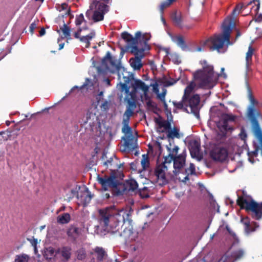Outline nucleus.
Listing matches in <instances>:
<instances>
[{"label": "nucleus", "mask_w": 262, "mask_h": 262, "mask_svg": "<svg viewBox=\"0 0 262 262\" xmlns=\"http://www.w3.org/2000/svg\"><path fill=\"white\" fill-rule=\"evenodd\" d=\"M100 222L103 224L104 227L108 231L111 229H116L121 226L122 228V224L125 220H127L129 214L126 210L124 209H118L115 206L100 209Z\"/></svg>", "instance_id": "obj_1"}, {"label": "nucleus", "mask_w": 262, "mask_h": 262, "mask_svg": "<svg viewBox=\"0 0 262 262\" xmlns=\"http://www.w3.org/2000/svg\"><path fill=\"white\" fill-rule=\"evenodd\" d=\"M234 26L235 23L232 18H227L222 25L223 33L210 37L205 41L204 45L208 47L210 51L216 50L218 52H220L225 42L227 45L230 43V34Z\"/></svg>", "instance_id": "obj_2"}, {"label": "nucleus", "mask_w": 262, "mask_h": 262, "mask_svg": "<svg viewBox=\"0 0 262 262\" xmlns=\"http://www.w3.org/2000/svg\"><path fill=\"white\" fill-rule=\"evenodd\" d=\"M97 181L103 190L107 191L112 189L117 195L123 194L126 189L125 185L118 180L115 170H112L110 176L104 175L101 177L98 175Z\"/></svg>", "instance_id": "obj_3"}, {"label": "nucleus", "mask_w": 262, "mask_h": 262, "mask_svg": "<svg viewBox=\"0 0 262 262\" xmlns=\"http://www.w3.org/2000/svg\"><path fill=\"white\" fill-rule=\"evenodd\" d=\"M200 63L203 69L197 70L193 73V78L198 82L200 88L210 89L212 87L213 67L208 64L205 60L200 61Z\"/></svg>", "instance_id": "obj_4"}, {"label": "nucleus", "mask_w": 262, "mask_h": 262, "mask_svg": "<svg viewBox=\"0 0 262 262\" xmlns=\"http://www.w3.org/2000/svg\"><path fill=\"white\" fill-rule=\"evenodd\" d=\"M248 97L250 102V105L248 107L247 112V117L250 121L253 133L256 136L262 135V132L258 122V119L262 118L261 113L256 109L255 105L258 104V101L255 99L252 92L250 88H248Z\"/></svg>", "instance_id": "obj_5"}, {"label": "nucleus", "mask_w": 262, "mask_h": 262, "mask_svg": "<svg viewBox=\"0 0 262 262\" xmlns=\"http://www.w3.org/2000/svg\"><path fill=\"white\" fill-rule=\"evenodd\" d=\"M237 204L241 209H245L252 219L259 221L262 219V202L257 203L253 199L248 200L244 196H238Z\"/></svg>", "instance_id": "obj_6"}, {"label": "nucleus", "mask_w": 262, "mask_h": 262, "mask_svg": "<svg viewBox=\"0 0 262 262\" xmlns=\"http://www.w3.org/2000/svg\"><path fill=\"white\" fill-rule=\"evenodd\" d=\"M109 11V6L98 0H93L90 9L85 13L86 17L92 19L94 22L103 20L104 14Z\"/></svg>", "instance_id": "obj_7"}, {"label": "nucleus", "mask_w": 262, "mask_h": 262, "mask_svg": "<svg viewBox=\"0 0 262 262\" xmlns=\"http://www.w3.org/2000/svg\"><path fill=\"white\" fill-rule=\"evenodd\" d=\"M252 5L251 8V13L255 15V20L257 22L262 21V14H258L260 8L259 0H252L248 3H240L236 5L232 11L233 15H236L239 13L242 9H246L248 6Z\"/></svg>", "instance_id": "obj_8"}, {"label": "nucleus", "mask_w": 262, "mask_h": 262, "mask_svg": "<svg viewBox=\"0 0 262 262\" xmlns=\"http://www.w3.org/2000/svg\"><path fill=\"white\" fill-rule=\"evenodd\" d=\"M155 122L159 125L157 132L163 133L165 131H167V137L169 139H173L175 138L178 139L181 138L179 128L178 127L174 126L171 129V123L169 121H161L158 119H156Z\"/></svg>", "instance_id": "obj_9"}, {"label": "nucleus", "mask_w": 262, "mask_h": 262, "mask_svg": "<svg viewBox=\"0 0 262 262\" xmlns=\"http://www.w3.org/2000/svg\"><path fill=\"white\" fill-rule=\"evenodd\" d=\"M145 48L143 47L141 48H137V47H133L132 50H130L131 53L133 54L135 57L131 58L129 59V63L130 66L135 70H139L142 67L143 64L141 62V59L144 56Z\"/></svg>", "instance_id": "obj_10"}, {"label": "nucleus", "mask_w": 262, "mask_h": 262, "mask_svg": "<svg viewBox=\"0 0 262 262\" xmlns=\"http://www.w3.org/2000/svg\"><path fill=\"white\" fill-rule=\"evenodd\" d=\"M235 120V116L232 114H223L220 118L217 126L223 135H225L228 131L233 130L232 126L229 125L230 122H233Z\"/></svg>", "instance_id": "obj_11"}, {"label": "nucleus", "mask_w": 262, "mask_h": 262, "mask_svg": "<svg viewBox=\"0 0 262 262\" xmlns=\"http://www.w3.org/2000/svg\"><path fill=\"white\" fill-rule=\"evenodd\" d=\"M167 170V166L164 164H160L156 167L153 176L155 177V180L159 185H164L168 183L166 175Z\"/></svg>", "instance_id": "obj_12"}, {"label": "nucleus", "mask_w": 262, "mask_h": 262, "mask_svg": "<svg viewBox=\"0 0 262 262\" xmlns=\"http://www.w3.org/2000/svg\"><path fill=\"white\" fill-rule=\"evenodd\" d=\"M101 160L102 165L106 168H110L111 172H112V170L116 171V170L120 168V165L118 163V159L115 155L108 157L107 153L103 151Z\"/></svg>", "instance_id": "obj_13"}, {"label": "nucleus", "mask_w": 262, "mask_h": 262, "mask_svg": "<svg viewBox=\"0 0 262 262\" xmlns=\"http://www.w3.org/2000/svg\"><path fill=\"white\" fill-rule=\"evenodd\" d=\"M210 156L214 161L224 162L227 158L228 153L227 150L223 147H214L210 151Z\"/></svg>", "instance_id": "obj_14"}, {"label": "nucleus", "mask_w": 262, "mask_h": 262, "mask_svg": "<svg viewBox=\"0 0 262 262\" xmlns=\"http://www.w3.org/2000/svg\"><path fill=\"white\" fill-rule=\"evenodd\" d=\"M186 157V151L184 150L181 154L175 156L173 161V172L175 176L182 172L183 167L185 165Z\"/></svg>", "instance_id": "obj_15"}, {"label": "nucleus", "mask_w": 262, "mask_h": 262, "mask_svg": "<svg viewBox=\"0 0 262 262\" xmlns=\"http://www.w3.org/2000/svg\"><path fill=\"white\" fill-rule=\"evenodd\" d=\"M141 36V33L140 31L135 33V37H133L130 34L126 31L123 32L121 34L122 38L127 43L130 50H132L133 47L135 46L137 48H141L138 45V40H140Z\"/></svg>", "instance_id": "obj_16"}, {"label": "nucleus", "mask_w": 262, "mask_h": 262, "mask_svg": "<svg viewBox=\"0 0 262 262\" xmlns=\"http://www.w3.org/2000/svg\"><path fill=\"white\" fill-rule=\"evenodd\" d=\"M120 228L119 227L115 229H111V230L108 231L122 237L125 243H129L134 240V238L132 237L133 234V232L130 229L125 227L122 231H120Z\"/></svg>", "instance_id": "obj_17"}, {"label": "nucleus", "mask_w": 262, "mask_h": 262, "mask_svg": "<svg viewBox=\"0 0 262 262\" xmlns=\"http://www.w3.org/2000/svg\"><path fill=\"white\" fill-rule=\"evenodd\" d=\"M189 150L191 156L192 158H196L200 160L202 158V155L200 152V142L196 140H194L189 142Z\"/></svg>", "instance_id": "obj_18"}, {"label": "nucleus", "mask_w": 262, "mask_h": 262, "mask_svg": "<svg viewBox=\"0 0 262 262\" xmlns=\"http://www.w3.org/2000/svg\"><path fill=\"white\" fill-rule=\"evenodd\" d=\"M189 103V106L191 108V111L197 117H199V112L198 110V105L200 102V96L195 94L191 97H189L187 100Z\"/></svg>", "instance_id": "obj_19"}, {"label": "nucleus", "mask_w": 262, "mask_h": 262, "mask_svg": "<svg viewBox=\"0 0 262 262\" xmlns=\"http://www.w3.org/2000/svg\"><path fill=\"white\" fill-rule=\"evenodd\" d=\"M133 87L135 90L137 89H141L144 93L143 98L146 102L151 100V97L148 95L149 86L140 79H136L133 84Z\"/></svg>", "instance_id": "obj_20"}, {"label": "nucleus", "mask_w": 262, "mask_h": 262, "mask_svg": "<svg viewBox=\"0 0 262 262\" xmlns=\"http://www.w3.org/2000/svg\"><path fill=\"white\" fill-rule=\"evenodd\" d=\"M101 62L102 64L107 69L108 68V62L110 63V65L116 70H119L121 68V66L117 63L116 61L114 60L109 51L106 53L105 56L103 58Z\"/></svg>", "instance_id": "obj_21"}, {"label": "nucleus", "mask_w": 262, "mask_h": 262, "mask_svg": "<svg viewBox=\"0 0 262 262\" xmlns=\"http://www.w3.org/2000/svg\"><path fill=\"white\" fill-rule=\"evenodd\" d=\"M171 19L174 25L180 28H183V17L181 12H173L171 14Z\"/></svg>", "instance_id": "obj_22"}, {"label": "nucleus", "mask_w": 262, "mask_h": 262, "mask_svg": "<svg viewBox=\"0 0 262 262\" xmlns=\"http://www.w3.org/2000/svg\"><path fill=\"white\" fill-rule=\"evenodd\" d=\"M122 139L124 141V146L125 149L133 151L135 149L136 146L134 143L135 139L133 135L123 137Z\"/></svg>", "instance_id": "obj_23"}, {"label": "nucleus", "mask_w": 262, "mask_h": 262, "mask_svg": "<svg viewBox=\"0 0 262 262\" xmlns=\"http://www.w3.org/2000/svg\"><path fill=\"white\" fill-rule=\"evenodd\" d=\"M86 120L84 123H89L90 126L94 127L98 122V117L95 113L90 111L87 112L85 116Z\"/></svg>", "instance_id": "obj_24"}, {"label": "nucleus", "mask_w": 262, "mask_h": 262, "mask_svg": "<svg viewBox=\"0 0 262 262\" xmlns=\"http://www.w3.org/2000/svg\"><path fill=\"white\" fill-rule=\"evenodd\" d=\"M182 172L184 173L185 177L181 181L186 183V181L189 180V175H193L195 174V165L193 163H190L189 167L185 169L184 172L182 171Z\"/></svg>", "instance_id": "obj_25"}, {"label": "nucleus", "mask_w": 262, "mask_h": 262, "mask_svg": "<svg viewBox=\"0 0 262 262\" xmlns=\"http://www.w3.org/2000/svg\"><path fill=\"white\" fill-rule=\"evenodd\" d=\"M93 250L96 255L97 260L99 262L102 261L107 256L106 251L102 247H96Z\"/></svg>", "instance_id": "obj_26"}, {"label": "nucleus", "mask_w": 262, "mask_h": 262, "mask_svg": "<svg viewBox=\"0 0 262 262\" xmlns=\"http://www.w3.org/2000/svg\"><path fill=\"white\" fill-rule=\"evenodd\" d=\"M96 33L94 30H92L88 35L81 36L80 41L85 43V47L89 48L90 47V40L95 37Z\"/></svg>", "instance_id": "obj_27"}, {"label": "nucleus", "mask_w": 262, "mask_h": 262, "mask_svg": "<svg viewBox=\"0 0 262 262\" xmlns=\"http://www.w3.org/2000/svg\"><path fill=\"white\" fill-rule=\"evenodd\" d=\"M195 83L193 81H191L189 83V84L186 86L184 90V93L183 96V101H187L189 97L190 94L192 92L195 86Z\"/></svg>", "instance_id": "obj_28"}, {"label": "nucleus", "mask_w": 262, "mask_h": 262, "mask_svg": "<svg viewBox=\"0 0 262 262\" xmlns=\"http://www.w3.org/2000/svg\"><path fill=\"white\" fill-rule=\"evenodd\" d=\"M72 249L69 246L62 247L60 249V254L66 261H68L71 256Z\"/></svg>", "instance_id": "obj_29"}, {"label": "nucleus", "mask_w": 262, "mask_h": 262, "mask_svg": "<svg viewBox=\"0 0 262 262\" xmlns=\"http://www.w3.org/2000/svg\"><path fill=\"white\" fill-rule=\"evenodd\" d=\"M80 234L79 229L75 226H71L67 231V235L76 239Z\"/></svg>", "instance_id": "obj_30"}, {"label": "nucleus", "mask_w": 262, "mask_h": 262, "mask_svg": "<svg viewBox=\"0 0 262 262\" xmlns=\"http://www.w3.org/2000/svg\"><path fill=\"white\" fill-rule=\"evenodd\" d=\"M254 49L251 46H250L248 48V52L246 53V67L247 72L249 71L250 68V66L251 64L252 61V57L253 54Z\"/></svg>", "instance_id": "obj_31"}, {"label": "nucleus", "mask_w": 262, "mask_h": 262, "mask_svg": "<svg viewBox=\"0 0 262 262\" xmlns=\"http://www.w3.org/2000/svg\"><path fill=\"white\" fill-rule=\"evenodd\" d=\"M71 216L68 213H63L60 214L57 217V222L60 224H66L70 222Z\"/></svg>", "instance_id": "obj_32"}, {"label": "nucleus", "mask_w": 262, "mask_h": 262, "mask_svg": "<svg viewBox=\"0 0 262 262\" xmlns=\"http://www.w3.org/2000/svg\"><path fill=\"white\" fill-rule=\"evenodd\" d=\"M150 39V36L148 34L141 35L140 40H138V45L140 47H143L145 48H148V41Z\"/></svg>", "instance_id": "obj_33"}, {"label": "nucleus", "mask_w": 262, "mask_h": 262, "mask_svg": "<svg viewBox=\"0 0 262 262\" xmlns=\"http://www.w3.org/2000/svg\"><path fill=\"white\" fill-rule=\"evenodd\" d=\"M257 227H258L257 224L255 222H252L251 224L250 223L249 224L248 227L246 226L244 227V230L247 234H249L252 232L254 231L256 228Z\"/></svg>", "instance_id": "obj_34"}, {"label": "nucleus", "mask_w": 262, "mask_h": 262, "mask_svg": "<svg viewBox=\"0 0 262 262\" xmlns=\"http://www.w3.org/2000/svg\"><path fill=\"white\" fill-rule=\"evenodd\" d=\"M65 37L68 39H71L70 28L67 26V24L63 23V26L60 28Z\"/></svg>", "instance_id": "obj_35"}, {"label": "nucleus", "mask_w": 262, "mask_h": 262, "mask_svg": "<svg viewBox=\"0 0 262 262\" xmlns=\"http://www.w3.org/2000/svg\"><path fill=\"white\" fill-rule=\"evenodd\" d=\"M244 255V251L242 249H238L234 251L232 255L234 260H237L241 259Z\"/></svg>", "instance_id": "obj_36"}, {"label": "nucleus", "mask_w": 262, "mask_h": 262, "mask_svg": "<svg viewBox=\"0 0 262 262\" xmlns=\"http://www.w3.org/2000/svg\"><path fill=\"white\" fill-rule=\"evenodd\" d=\"M86 192L87 194L85 195L81 196L84 206H86L89 204L92 198V195L90 192L88 191V189H86Z\"/></svg>", "instance_id": "obj_37"}, {"label": "nucleus", "mask_w": 262, "mask_h": 262, "mask_svg": "<svg viewBox=\"0 0 262 262\" xmlns=\"http://www.w3.org/2000/svg\"><path fill=\"white\" fill-rule=\"evenodd\" d=\"M141 165L143 170H145L149 166V161L147 155H143L141 161Z\"/></svg>", "instance_id": "obj_38"}, {"label": "nucleus", "mask_w": 262, "mask_h": 262, "mask_svg": "<svg viewBox=\"0 0 262 262\" xmlns=\"http://www.w3.org/2000/svg\"><path fill=\"white\" fill-rule=\"evenodd\" d=\"M76 253L77 258L80 260L84 259L86 256L85 250L83 248H81L78 250L76 252Z\"/></svg>", "instance_id": "obj_39"}, {"label": "nucleus", "mask_w": 262, "mask_h": 262, "mask_svg": "<svg viewBox=\"0 0 262 262\" xmlns=\"http://www.w3.org/2000/svg\"><path fill=\"white\" fill-rule=\"evenodd\" d=\"M176 41L178 46H179L181 48L184 49L186 48V45L185 43V41L183 36H178L176 37Z\"/></svg>", "instance_id": "obj_40"}, {"label": "nucleus", "mask_w": 262, "mask_h": 262, "mask_svg": "<svg viewBox=\"0 0 262 262\" xmlns=\"http://www.w3.org/2000/svg\"><path fill=\"white\" fill-rule=\"evenodd\" d=\"M172 4L168 1L163 2L159 6V10L161 15L163 14L164 11L165 9L170 7Z\"/></svg>", "instance_id": "obj_41"}, {"label": "nucleus", "mask_w": 262, "mask_h": 262, "mask_svg": "<svg viewBox=\"0 0 262 262\" xmlns=\"http://www.w3.org/2000/svg\"><path fill=\"white\" fill-rule=\"evenodd\" d=\"M28 258L29 257L26 254L17 255L15 259V262H28Z\"/></svg>", "instance_id": "obj_42"}, {"label": "nucleus", "mask_w": 262, "mask_h": 262, "mask_svg": "<svg viewBox=\"0 0 262 262\" xmlns=\"http://www.w3.org/2000/svg\"><path fill=\"white\" fill-rule=\"evenodd\" d=\"M175 156L172 154H169L167 156H166L164 158V162L161 164H164L166 165V164H170L172 161L173 162Z\"/></svg>", "instance_id": "obj_43"}, {"label": "nucleus", "mask_w": 262, "mask_h": 262, "mask_svg": "<svg viewBox=\"0 0 262 262\" xmlns=\"http://www.w3.org/2000/svg\"><path fill=\"white\" fill-rule=\"evenodd\" d=\"M83 21L86 22L83 14H80L76 16L75 24L76 26H79L81 25Z\"/></svg>", "instance_id": "obj_44"}, {"label": "nucleus", "mask_w": 262, "mask_h": 262, "mask_svg": "<svg viewBox=\"0 0 262 262\" xmlns=\"http://www.w3.org/2000/svg\"><path fill=\"white\" fill-rule=\"evenodd\" d=\"M138 186L137 182L135 180H132L129 183L128 190L134 191L137 189Z\"/></svg>", "instance_id": "obj_45"}, {"label": "nucleus", "mask_w": 262, "mask_h": 262, "mask_svg": "<svg viewBox=\"0 0 262 262\" xmlns=\"http://www.w3.org/2000/svg\"><path fill=\"white\" fill-rule=\"evenodd\" d=\"M122 132L126 135H132V128L127 124H123V126L122 128Z\"/></svg>", "instance_id": "obj_46"}, {"label": "nucleus", "mask_w": 262, "mask_h": 262, "mask_svg": "<svg viewBox=\"0 0 262 262\" xmlns=\"http://www.w3.org/2000/svg\"><path fill=\"white\" fill-rule=\"evenodd\" d=\"M133 114V110H130V108L127 109V110L125 112V114L127 115V118L124 119L123 120V124H127L128 125L129 123V117L132 115Z\"/></svg>", "instance_id": "obj_47"}, {"label": "nucleus", "mask_w": 262, "mask_h": 262, "mask_svg": "<svg viewBox=\"0 0 262 262\" xmlns=\"http://www.w3.org/2000/svg\"><path fill=\"white\" fill-rule=\"evenodd\" d=\"M178 80H175L173 78L170 79V80H165L163 83L165 86H169L171 85H172L174 84L177 82Z\"/></svg>", "instance_id": "obj_48"}, {"label": "nucleus", "mask_w": 262, "mask_h": 262, "mask_svg": "<svg viewBox=\"0 0 262 262\" xmlns=\"http://www.w3.org/2000/svg\"><path fill=\"white\" fill-rule=\"evenodd\" d=\"M167 149L169 151V154H172L174 156H177V154L179 150V148L178 146L175 145L174 147L171 149L170 147H167Z\"/></svg>", "instance_id": "obj_49"}, {"label": "nucleus", "mask_w": 262, "mask_h": 262, "mask_svg": "<svg viewBox=\"0 0 262 262\" xmlns=\"http://www.w3.org/2000/svg\"><path fill=\"white\" fill-rule=\"evenodd\" d=\"M166 94V90L164 89L163 92L160 94L158 93L157 95V98L160 100L161 101H164L165 100V95Z\"/></svg>", "instance_id": "obj_50"}, {"label": "nucleus", "mask_w": 262, "mask_h": 262, "mask_svg": "<svg viewBox=\"0 0 262 262\" xmlns=\"http://www.w3.org/2000/svg\"><path fill=\"white\" fill-rule=\"evenodd\" d=\"M241 223L244 225V227H248L249 224L250 223V220L249 217L246 216L245 217H242L241 220Z\"/></svg>", "instance_id": "obj_51"}, {"label": "nucleus", "mask_w": 262, "mask_h": 262, "mask_svg": "<svg viewBox=\"0 0 262 262\" xmlns=\"http://www.w3.org/2000/svg\"><path fill=\"white\" fill-rule=\"evenodd\" d=\"M147 190V188H144L143 190H140L139 194L142 198H147L149 196L146 191Z\"/></svg>", "instance_id": "obj_52"}, {"label": "nucleus", "mask_w": 262, "mask_h": 262, "mask_svg": "<svg viewBox=\"0 0 262 262\" xmlns=\"http://www.w3.org/2000/svg\"><path fill=\"white\" fill-rule=\"evenodd\" d=\"M187 101H183V99L181 101L179 102H173V104L178 109H182L184 107V104Z\"/></svg>", "instance_id": "obj_53"}, {"label": "nucleus", "mask_w": 262, "mask_h": 262, "mask_svg": "<svg viewBox=\"0 0 262 262\" xmlns=\"http://www.w3.org/2000/svg\"><path fill=\"white\" fill-rule=\"evenodd\" d=\"M149 86L152 87V90L154 93H155L156 94H157L158 93H159V89L158 88V84L157 82H156L154 83H151L150 84Z\"/></svg>", "instance_id": "obj_54"}, {"label": "nucleus", "mask_w": 262, "mask_h": 262, "mask_svg": "<svg viewBox=\"0 0 262 262\" xmlns=\"http://www.w3.org/2000/svg\"><path fill=\"white\" fill-rule=\"evenodd\" d=\"M61 8L63 10L68 9V13L67 14L68 15L70 14L71 10L70 8H68V5L67 3H64L62 4L61 5Z\"/></svg>", "instance_id": "obj_55"}, {"label": "nucleus", "mask_w": 262, "mask_h": 262, "mask_svg": "<svg viewBox=\"0 0 262 262\" xmlns=\"http://www.w3.org/2000/svg\"><path fill=\"white\" fill-rule=\"evenodd\" d=\"M36 26L37 25L35 24V23H32L29 26V31L32 34H33L34 31L35 29L36 28Z\"/></svg>", "instance_id": "obj_56"}, {"label": "nucleus", "mask_w": 262, "mask_h": 262, "mask_svg": "<svg viewBox=\"0 0 262 262\" xmlns=\"http://www.w3.org/2000/svg\"><path fill=\"white\" fill-rule=\"evenodd\" d=\"M121 87L122 91H125V93H127L129 92V87L126 83H121Z\"/></svg>", "instance_id": "obj_57"}, {"label": "nucleus", "mask_w": 262, "mask_h": 262, "mask_svg": "<svg viewBox=\"0 0 262 262\" xmlns=\"http://www.w3.org/2000/svg\"><path fill=\"white\" fill-rule=\"evenodd\" d=\"M54 252H55V250L52 247H49L47 250V252L48 253V254H49L50 256H53L54 255Z\"/></svg>", "instance_id": "obj_58"}, {"label": "nucleus", "mask_w": 262, "mask_h": 262, "mask_svg": "<svg viewBox=\"0 0 262 262\" xmlns=\"http://www.w3.org/2000/svg\"><path fill=\"white\" fill-rule=\"evenodd\" d=\"M146 104V106L148 108H154L156 107V106L154 105V103H153V102L151 100L147 101Z\"/></svg>", "instance_id": "obj_59"}, {"label": "nucleus", "mask_w": 262, "mask_h": 262, "mask_svg": "<svg viewBox=\"0 0 262 262\" xmlns=\"http://www.w3.org/2000/svg\"><path fill=\"white\" fill-rule=\"evenodd\" d=\"M101 107L104 108V110L108 109V103L107 101L105 100L104 102H103L101 105Z\"/></svg>", "instance_id": "obj_60"}, {"label": "nucleus", "mask_w": 262, "mask_h": 262, "mask_svg": "<svg viewBox=\"0 0 262 262\" xmlns=\"http://www.w3.org/2000/svg\"><path fill=\"white\" fill-rule=\"evenodd\" d=\"M46 33V30L44 28H42L39 31V36H42Z\"/></svg>", "instance_id": "obj_61"}, {"label": "nucleus", "mask_w": 262, "mask_h": 262, "mask_svg": "<svg viewBox=\"0 0 262 262\" xmlns=\"http://www.w3.org/2000/svg\"><path fill=\"white\" fill-rule=\"evenodd\" d=\"M258 147H257L254 151L252 152L253 155L255 157H256L258 155Z\"/></svg>", "instance_id": "obj_62"}, {"label": "nucleus", "mask_w": 262, "mask_h": 262, "mask_svg": "<svg viewBox=\"0 0 262 262\" xmlns=\"http://www.w3.org/2000/svg\"><path fill=\"white\" fill-rule=\"evenodd\" d=\"M74 37L80 40V38L81 37L80 36V33L77 32H76L74 34Z\"/></svg>", "instance_id": "obj_63"}, {"label": "nucleus", "mask_w": 262, "mask_h": 262, "mask_svg": "<svg viewBox=\"0 0 262 262\" xmlns=\"http://www.w3.org/2000/svg\"><path fill=\"white\" fill-rule=\"evenodd\" d=\"M104 82L108 86H110L111 85V80L108 78L105 79Z\"/></svg>", "instance_id": "obj_64"}]
</instances>
